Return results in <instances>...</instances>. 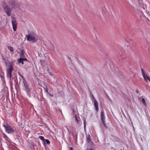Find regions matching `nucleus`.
Here are the masks:
<instances>
[{
	"mask_svg": "<svg viewBox=\"0 0 150 150\" xmlns=\"http://www.w3.org/2000/svg\"><path fill=\"white\" fill-rule=\"evenodd\" d=\"M86 150H93V149L92 148H89L87 149Z\"/></svg>",
	"mask_w": 150,
	"mask_h": 150,
	"instance_id": "cd10ccee",
	"label": "nucleus"
},
{
	"mask_svg": "<svg viewBox=\"0 0 150 150\" xmlns=\"http://www.w3.org/2000/svg\"><path fill=\"white\" fill-rule=\"evenodd\" d=\"M22 82L23 83V87H24L28 85L27 81H26L25 79L22 80V81L21 82V83Z\"/></svg>",
	"mask_w": 150,
	"mask_h": 150,
	"instance_id": "9b49d317",
	"label": "nucleus"
},
{
	"mask_svg": "<svg viewBox=\"0 0 150 150\" xmlns=\"http://www.w3.org/2000/svg\"><path fill=\"white\" fill-rule=\"evenodd\" d=\"M27 40L32 43L35 42L38 39V37L34 33H31L26 35Z\"/></svg>",
	"mask_w": 150,
	"mask_h": 150,
	"instance_id": "f03ea898",
	"label": "nucleus"
},
{
	"mask_svg": "<svg viewBox=\"0 0 150 150\" xmlns=\"http://www.w3.org/2000/svg\"><path fill=\"white\" fill-rule=\"evenodd\" d=\"M67 130H68V131H69V129L67 128Z\"/></svg>",
	"mask_w": 150,
	"mask_h": 150,
	"instance_id": "7c9ffc66",
	"label": "nucleus"
},
{
	"mask_svg": "<svg viewBox=\"0 0 150 150\" xmlns=\"http://www.w3.org/2000/svg\"><path fill=\"white\" fill-rule=\"evenodd\" d=\"M48 73H49V74L50 76H53V74L51 72H50L48 71Z\"/></svg>",
	"mask_w": 150,
	"mask_h": 150,
	"instance_id": "bb28decb",
	"label": "nucleus"
},
{
	"mask_svg": "<svg viewBox=\"0 0 150 150\" xmlns=\"http://www.w3.org/2000/svg\"><path fill=\"white\" fill-rule=\"evenodd\" d=\"M38 138L40 139H41V140L43 142H44V141L45 139H44V137L43 136H39Z\"/></svg>",
	"mask_w": 150,
	"mask_h": 150,
	"instance_id": "6ab92c4d",
	"label": "nucleus"
},
{
	"mask_svg": "<svg viewBox=\"0 0 150 150\" xmlns=\"http://www.w3.org/2000/svg\"><path fill=\"white\" fill-rule=\"evenodd\" d=\"M3 127L5 129L6 132L8 134H12L14 132L15 130L14 127L9 125L7 122H4L2 125Z\"/></svg>",
	"mask_w": 150,
	"mask_h": 150,
	"instance_id": "f257e3e1",
	"label": "nucleus"
},
{
	"mask_svg": "<svg viewBox=\"0 0 150 150\" xmlns=\"http://www.w3.org/2000/svg\"><path fill=\"white\" fill-rule=\"evenodd\" d=\"M44 89L46 92L48 93V88L47 86H46V87L44 88Z\"/></svg>",
	"mask_w": 150,
	"mask_h": 150,
	"instance_id": "393cba45",
	"label": "nucleus"
},
{
	"mask_svg": "<svg viewBox=\"0 0 150 150\" xmlns=\"http://www.w3.org/2000/svg\"><path fill=\"white\" fill-rule=\"evenodd\" d=\"M74 116L75 118V120L76 122L78 124H79V120L77 119L76 115H75Z\"/></svg>",
	"mask_w": 150,
	"mask_h": 150,
	"instance_id": "4be33fe9",
	"label": "nucleus"
},
{
	"mask_svg": "<svg viewBox=\"0 0 150 150\" xmlns=\"http://www.w3.org/2000/svg\"><path fill=\"white\" fill-rule=\"evenodd\" d=\"M23 88L27 95L29 97H31V96H33L36 92L35 90L32 89L31 87H29L28 85L24 87Z\"/></svg>",
	"mask_w": 150,
	"mask_h": 150,
	"instance_id": "20e7f679",
	"label": "nucleus"
},
{
	"mask_svg": "<svg viewBox=\"0 0 150 150\" xmlns=\"http://www.w3.org/2000/svg\"><path fill=\"white\" fill-rule=\"evenodd\" d=\"M84 130L85 131H86V120H84Z\"/></svg>",
	"mask_w": 150,
	"mask_h": 150,
	"instance_id": "5701e85b",
	"label": "nucleus"
},
{
	"mask_svg": "<svg viewBox=\"0 0 150 150\" xmlns=\"http://www.w3.org/2000/svg\"><path fill=\"white\" fill-rule=\"evenodd\" d=\"M8 50H10V51L13 53V49L12 47L11 46H8Z\"/></svg>",
	"mask_w": 150,
	"mask_h": 150,
	"instance_id": "a211bd4d",
	"label": "nucleus"
},
{
	"mask_svg": "<svg viewBox=\"0 0 150 150\" xmlns=\"http://www.w3.org/2000/svg\"><path fill=\"white\" fill-rule=\"evenodd\" d=\"M3 137L4 138L6 141H7L9 143H11V140L4 133H2Z\"/></svg>",
	"mask_w": 150,
	"mask_h": 150,
	"instance_id": "9d476101",
	"label": "nucleus"
},
{
	"mask_svg": "<svg viewBox=\"0 0 150 150\" xmlns=\"http://www.w3.org/2000/svg\"><path fill=\"white\" fill-rule=\"evenodd\" d=\"M100 118L102 123L104 127L107 128V127L105 121V115L104 111L103 109H102V110L101 111Z\"/></svg>",
	"mask_w": 150,
	"mask_h": 150,
	"instance_id": "423d86ee",
	"label": "nucleus"
},
{
	"mask_svg": "<svg viewBox=\"0 0 150 150\" xmlns=\"http://www.w3.org/2000/svg\"><path fill=\"white\" fill-rule=\"evenodd\" d=\"M86 139H87V141L88 142H90V141L91 140V139L90 138V137L89 135L88 136L86 137Z\"/></svg>",
	"mask_w": 150,
	"mask_h": 150,
	"instance_id": "412c9836",
	"label": "nucleus"
},
{
	"mask_svg": "<svg viewBox=\"0 0 150 150\" xmlns=\"http://www.w3.org/2000/svg\"><path fill=\"white\" fill-rule=\"evenodd\" d=\"M136 92H137V93H139V91H138V90H136Z\"/></svg>",
	"mask_w": 150,
	"mask_h": 150,
	"instance_id": "c756f323",
	"label": "nucleus"
},
{
	"mask_svg": "<svg viewBox=\"0 0 150 150\" xmlns=\"http://www.w3.org/2000/svg\"><path fill=\"white\" fill-rule=\"evenodd\" d=\"M70 150H73V148L72 147H70Z\"/></svg>",
	"mask_w": 150,
	"mask_h": 150,
	"instance_id": "c85d7f7f",
	"label": "nucleus"
},
{
	"mask_svg": "<svg viewBox=\"0 0 150 150\" xmlns=\"http://www.w3.org/2000/svg\"><path fill=\"white\" fill-rule=\"evenodd\" d=\"M12 19L11 20L12 23L13 28V29L14 31H16V30L17 22L15 18L13 16H11Z\"/></svg>",
	"mask_w": 150,
	"mask_h": 150,
	"instance_id": "6e6552de",
	"label": "nucleus"
},
{
	"mask_svg": "<svg viewBox=\"0 0 150 150\" xmlns=\"http://www.w3.org/2000/svg\"><path fill=\"white\" fill-rule=\"evenodd\" d=\"M144 79L147 82L149 81L150 82V77L147 75L144 78Z\"/></svg>",
	"mask_w": 150,
	"mask_h": 150,
	"instance_id": "2eb2a0df",
	"label": "nucleus"
},
{
	"mask_svg": "<svg viewBox=\"0 0 150 150\" xmlns=\"http://www.w3.org/2000/svg\"><path fill=\"white\" fill-rule=\"evenodd\" d=\"M8 68L6 69V76L10 80H11L12 71L14 69L13 67V63L9 62L8 64Z\"/></svg>",
	"mask_w": 150,
	"mask_h": 150,
	"instance_id": "7ed1b4c3",
	"label": "nucleus"
},
{
	"mask_svg": "<svg viewBox=\"0 0 150 150\" xmlns=\"http://www.w3.org/2000/svg\"><path fill=\"white\" fill-rule=\"evenodd\" d=\"M142 102L144 106H146V103L145 99L144 98H142Z\"/></svg>",
	"mask_w": 150,
	"mask_h": 150,
	"instance_id": "f3484780",
	"label": "nucleus"
},
{
	"mask_svg": "<svg viewBox=\"0 0 150 150\" xmlns=\"http://www.w3.org/2000/svg\"><path fill=\"white\" fill-rule=\"evenodd\" d=\"M141 70L142 71V74L143 75V77L144 78L147 75L146 74H145L144 71V70L143 69H142Z\"/></svg>",
	"mask_w": 150,
	"mask_h": 150,
	"instance_id": "dca6fc26",
	"label": "nucleus"
},
{
	"mask_svg": "<svg viewBox=\"0 0 150 150\" xmlns=\"http://www.w3.org/2000/svg\"><path fill=\"white\" fill-rule=\"evenodd\" d=\"M20 54L21 57H24V51L23 50H20V52L19 53Z\"/></svg>",
	"mask_w": 150,
	"mask_h": 150,
	"instance_id": "ddd939ff",
	"label": "nucleus"
},
{
	"mask_svg": "<svg viewBox=\"0 0 150 150\" xmlns=\"http://www.w3.org/2000/svg\"><path fill=\"white\" fill-rule=\"evenodd\" d=\"M44 143H46L48 144H50V142L49 140L48 139H45Z\"/></svg>",
	"mask_w": 150,
	"mask_h": 150,
	"instance_id": "aec40b11",
	"label": "nucleus"
},
{
	"mask_svg": "<svg viewBox=\"0 0 150 150\" xmlns=\"http://www.w3.org/2000/svg\"><path fill=\"white\" fill-rule=\"evenodd\" d=\"M18 62L19 63H21L22 64H24L23 62V61L22 59V58H19L18 59Z\"/></svg>",
	"mask_w": 150,
	"mask_h": 150,
	"instance_id": "4468645a",
	"label": "nucleus"
},
{
	"mask_svg": "<svg viewBox=\"0 0 150 150\" xmlns=\"http://www.w3.org/2000/svg\"><path fill=\"white\" fill-rule=\"evenodd\" d=\"M141 97H140V98H139V100H141Z\"/></svg>",
	"mask_w": 150,
	"mask_h": 150,
	"instance_id": "2f4dec72",
	"label": "nucleus"
},
{
	"mask_svg": "<svg viewBox=\"0 0 150 150\" xmlns=\"http://www.w3.org/2000/svg\"><path fill=\"white\" fill-rule=\"evenodd\" d=\"M4 74L3 73H2L0 74V76L2 80H4Z\"/></svg>",
	"mask_w": 150,
	"mask_h": 150,
	"instance_id": "b1692460",
	"label": "nucleus"
},
{
	"mask_svg": "<svg viewBox=\"0 0 150 150\" xmlns=\"http://www.w3.org/2000/svg\"><path fill=\"white\" fill-rule=\"evenodd\" d=\"M91 99L92 101H93L94 102V104L95 108L97 112H98L99 110L98 103L97 101L96 100L92 94H91Z\"/></svg>",
	"mask_w": 150,
	"mask_h": 150,
	"instance_id": "0eeeda50",
	"label": "nucleus"
},
{
	"mask_svg": "<svg viewBox=\"0 0 150 150\" xmlns=\"http://www.w3.org/2000/svg\"><path fill=\"white\" fill-rule=\"evenodd\" d=\"M3 7L4 10L8 16L11 15V10L10 8L8 6L7 4L5 2H3Z\"/></svg>",
	"mask_w": 150,
	"mask_h": 150,
	"instance_id": "39448f33",
	"label": "nucleus"
},
{
	"mask_svg": "<svg viewBox=\"0 0 150 150\" xmlns=\"http://www.w3.org/2000/svg\"><path fill=\"white\" fill-rule=\"evenodd\" d=\"M23 61H28L27 59L26 58H22Z\"/></svg>",
	"mask_w": 150,
	"mask_h": 150,
	"instance_id": "a878e982",
	"label": "nucleus"
},
{
	"mask_svg": "<svg viewBox=\"0 0 150 150\" xmlns=\"http://www.w3.org/2000/svg\"><path fill=\"white\" fill-rule=\"evenodd\" d=\"M8 2L9 4V5L12 7H13L14 8H16V7H17V4L14 1H13V0H8Z\"/></svg>",
	"mask_w": 150,
	"mask_h": 150,
	"instance_id": "1a4fd4ad",
	"label": "nucleus"
},
{
	"mask_svg": "<svg viewBox=\"0 0 150 150\" xmlns=\"http://www.w3.org/2000/svg\"><path fill=\"white\" fill-rule=\"evenodd\" d=\"M18 75L19 76V79L20 80L19 83L20 84L21 82L22 81V80L24 79V78L23 76L19 72H18Z\"/></svg>",
	"mask_w": 150,
	"mask_h": 150,
	"instance_id": "f8f14e48",
	"label": "nucleus"
}]
</instances>
